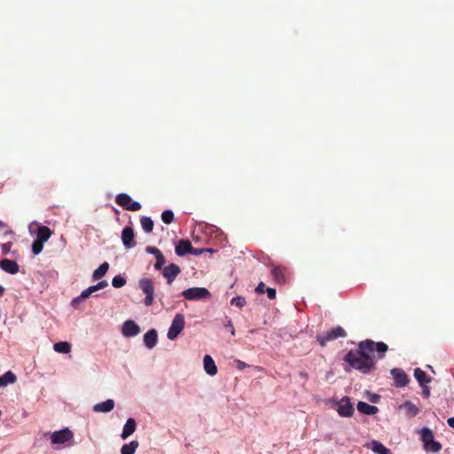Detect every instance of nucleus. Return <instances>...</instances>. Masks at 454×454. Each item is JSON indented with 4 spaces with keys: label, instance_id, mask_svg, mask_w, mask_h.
Listing matches in <instances>:
<instances>
[{
    "label": "nucleus",
    "instance_id": "obj_1",
    "mask_svg": "<svg viewBox=\"0 0 454 454\" xmlns=\"http://www.w3.org/2000/svg\"><path fill=\"white\" fill-rule=\"evenodd\" d=\"M344 360L354 369L364 374L369 373L375 369V362L373 357L362 348L351 349L345 356Z\"/></svg>",
    "mask_w": 454,
    "mask_h": 454
},
{
    "label": "nucleus",
    "instance_id": "obj_2",
    "mask_svg": "<svg viewBox=\"0 0 454 454\" xmlns=\"http://www.w3.org/2000/svg\"><path fill=\"white\" fill-rule=\"evenodd\" d=\"M420 437L427 451L436 453L442 450V444L434 440V434L430 428L423 427L420 430Z\"/></svg>",
    "mask_w": 454,
    "mask_h": 454
},
{
    "label": "nucleus",
    "instance_id": "obj_3",
    "mask_svg": "<svg viewBox=\"0 0 454 454\" xmlns=\"http://www.w3.org/2000/svg\"><path fill=\"white\" fill-rule=\"evenodd\" d=\"M358 348L364 351H368L369 354L377 351L379 353V358L382 359L385 356V353L387 351L388 347L384 342H374L372 340H362L358 343Z\"/></svg>",
    "mask_w": 454,
    "mask_h": 454
},
{
    "label": "nucleus",
    "instance_id": "obj_4",
    "mask_svg": "<svg viewBox=\"0 0 454 454\" xmlns=\"http://www.w3.org/2000/svg\"><path fill=\"white\" fill-rule=\"evenodd\" d=\"M139 288L145 295L144 303L145 306L153 305L154 301V283L151 278H142L138 282Z\"/></svg>",
    "mask_w": 454,
    "mask_h": 454
},
{
    "label": "nucleus",
    "instance_id": "obj_5",
    "mask_svg": "<svg viewBox=\"0 0 454 454\" xmlns=\"http://www.w3.org/2000/svg\"><path fill=\"white\" fill-rule=\"evenodd\" d=\"M347 336L346 331L341 326H336L324 334L317 336V340L320 346H326L327 342L334 340L338 338H344Z\"/></svg>",
    "mask_w": 454,
    "mask_h": 454
},
{
    "label": "nucleus",
    "instance_id": "obj_6",
    "mask_svg": "<svg viewBox=\"0 0 454 454\" xmlns=\"http://www.w3.org/2000/svg\"><path fill=\"white\" fill-rule=\"evenodd\" d=\"M186 300L198 301L207 299L211 296L209 291L205 287H192L184 290L182 293Z\"/></svg>",
    "mask_w": 454,
    "mask_h": 454
},
{
    "label": "nucleus",
    "instance_id": "obj_7",
    "mask_svg": "<svg viewBox=\"0 0 454 454\" xmlns=\"http://www.w3.org/2000/svg\"><path fill=\"white\" fill-rule=\"evenodd\" d=\"M115 202L126 210L138 211L141 209V204L132 201L131 197L127 193H119L115 198Z\"/></svg>",
    "mask_w": 454,
    "mask_h": 454
},
{
    "label": "nucleus",
    "instance_id": "obj_8",
    "mask_svg": "<svg viewBox=\"0 0 454 454\" xmlns=\"http://www.w3.org/2000/svg\"><path fill=\"white\" fill-rule=\"evenodd\" d=\"M184 328V317L183 314H176L172 320L171 325L168 332V338L175 340Z\"/></svg>",
    "mask_w": 454,
    "mask_h": 454
},
{
    "label": "nucleus",
    "instance_id": "obj_9",
    "mask_svg": "<svg viewBox=\"0 0 454 454\" xmlns=\"http://www.w3.org/2000/svg\"><path fill=\"white\" fill-rule=\"evenodd\" d=\"M337 411L340 417H351L354 413V407L348 396H344L338 402Z\"/></svg>",
    "mask_w": 454,
    "mask_h": 454
},
{
    "label": "nucleus",
    "instance_id": "obj_10",
    "mask_svg": "<svg viewBox=\"0 0 454 454\" xmlns=\"http://www.w3.org/2000/svg\"><path fill=\"white\" fill-rule=\"evenodd\" d=\"M74 434L71 430L65 428L63 430L52 433L51 439L53 444H63L73 438Z\"/></svg>",
    "mask_w": 454,
    "mask_h": 454
},
{
    "label": "nucleus",
    "instance_id": "obj_11",
    "mask_svg": "<svg viewBox=\"0 0 454 454\" xmlns=\"http://www.w3.org/2000/svg\"><path fill=\"white\" fill-rule=\"evenodd\" d=\"M394 378L395 385L397 387H403L409 384V378L405 372L400 368H394L390 371Z\"/></svg>",
    "mask_w": 454,
    "mask_h": 454
},
{
    "label": "nucleus",
    "instance_id": "obj_12",
    "mask_svg": "<svg viewBox=\"0 0 454 454\" xmlns=\"http://www.w3.org/2000/svg\"><path fill=\"white\" fill-rule=\"evenodd\" d=\"M180 272L181 270L179 266L175 263H170L162 270V275L169 285L175 280Z\"/></svg>",
    "mask_w": 454,
    "mask_h": 454
},
{
    "label": "nucleus",
    "instance_id": "obj_13",
    "mask_svg": "<svg viewBox=\"0 0 454 454\" xmlns=\"http://www.w3.org/2000/svg\"><path fill=\"white\" fill-rule=\"evenodd\" d=\"M121 333L125 337H134L140 333V327L132 320H127L122 325Z\"/></svg>",
    "mask_w": 454,
    "mask_h": 454
},
{
    "label": "nucleus",
    "instance_id": "obj_14",
    "mask_svg": "<svg viewBox=\"0 0 454 454\" xmlns=\"http://www.w3.org/2000/svg\"><path fill=\"white\" fill-rule=\"evenodd\" d=\"M271 275L278 284H284L286 281L287 269L283 266H275L271 268Z\"/></svg>",
    "mask_w": 454,
    "mask_h": 454
},
{
    "label": "nucleus",
    "instance_id": "obj_15",
    "mask_svg": "<svg viewBox=\"0 0 454 454\" xmlns=\"http://www.w3.org/2000/svg\"><path fill=\"white\" fill-rule=\"evenodd\" d=\"M121 240L126 248H132L136 246L134 241V231L131 227H125L121 232Z\"/></svg>",
    "mask_w": 454,
    "mask_h": 454
},
{
    "label": "nucleus",
    "instance_id": "obj_16",
    "mask_svg": "<svg viewBox=\"0 0 454 454\" xmlns=\"http://www.w3.org/2000/svg\"><path fill=\"white\" fill-rule=\"evenodd\" d=\"M0 268L4 271L12 275L17 274L20 270L19 264L15 261L10 259H3L0 262Z\"/></svg>",
    "mask_w": 454,
    "mask_h": 454
},
{
    "label": "nucleus",
    "instance_id": "obj_17",
    "mask_svg": "<svg viewBox=\"0 0 454 454\" xmlns=\"http://www.w3.org/2000/svg\"><path fill=\"white\" fill-rule=\"evenodd\" d=\"M157 340H158V333L155 329L149 330L144 335L145 345L150 349L156 346Z\"/></svg>",
    "mask_w": 454,
    "mask_h": 454
},
{
    "label": "nucleus",
    "instance_id": "obj_18",
    "mask_svg": "<svg viewBox=\"0 0 454 454\" xmlns=\"http://www.w3.org/2000/svg\"><path fill=\"white\" fill-rule=\"evenodd\" d=\"M192 249V243L187 239H181L176 246V254L179 256H183L186 254H191Z\"/></svg>",
    "mask_w": 454,
    "mask_h": 454
},
{
    "label": "nucleus",
    "instance_id": "obj_19",
    "mask_svg": "<svg viewBox=\"0 0 454 454\" xmlns=\"http://www.w3.org/2000/svg\"><path fill=\"white\" fill-rule=\"evenodd\" d=\"M204 370L210 376H214L217 373V367L215 361L209 355H206L203 358Z\"/></svg>",
    "mask_w": 454,
    "mask_h": 454
},
{
    "label": "nucleus",
    "instance_id": "obj_20",
    "mask_svg": "<svg viewBox=\"0 0 454 454\" xmlns=\"http://www.w3.org/2000/svg\"><path fill=\"white\" fill-rule=\"evenodd\" d=\"M136 428H137L136 420L132 418L128 419L123 427V429H122L121 438L127 439L129 436H130L136 431Z\"/></svg>",
    "mask_w": 454,
    "mask_h": 454
},
{
    "label": "nucleus",
    "instance_id": "obj_21",
    "mask_svg": "<svg viewBox=\"0 0 454 454\" xmlns=\"http://www.w3.org/2000/svg\"><path fill=\"white\" fill-rule=\"evenodd\" d=\"M114 407V401L113 399H108L105 402L97 403L93 406L92 410L95 412H109Z\"/></svg>",
    "mask_w": 454,
    "mask_h": 454
},
{
    "label": "nucleus",
    "instance_id": "obj_22",
    "mask_svg": "<svg viewBox=\"0 0 454 454\" xmlns=\"http://www.w3.org/2000/svg\"><path fill=\"white\" fill-rule=\"evenodd\" d=\"M357 410L359 412L366 415H374L379 411L378 407L371 405L365 402H358Z\"/></svg>",
    "mask_w": 454,
    "mask_h": 454
},
{
    "label": "nucleus",
    "instance_id": "obj_23",
    "mask_svg": "<svg viewBox=\"0 0 454 454\" xmlns=\"http://www.w3.org/2000/svg\"><path fill=\"white\" fill-rule=\"evenodd\" d=\"M52 235V231L47 226H39L36 231V239L45 243Z\"/></svg>",
    "mask_w": 454,
    "mask_h": 454
},
{
    "label": "nucleus",
    "instance_id": "obj_24",
    "mask_svg": "<svg viewBox=\"0 0 454 454\" xmlns=\"http://www.w3.org/2000/svg\"><path fill=\"white\" fill-rule=\"evenodd\" d=\"M414 377L421 386L431 381V378H429L420 368H416L414 370Z\"/></svg>",
    "mask_w": 454,
    "mask_h": 454
},
{
    "label": "nucleus",
    "instance_id": "obj_25",
    "mask_svg": "<svg viewBox=\"0 0 454 454\" xmlns=\"http://www.w3.org/2000/svg\"><path fill=\"white\" fill-rule=\"evenodd\" d=\"M108 269V262H105L104 263H102L97 270H94L92 274L93 280H98L102 278L106 274Z\"/></svg>",
    "mask_w": 454,
    "mask_h": 454
},
{
    "label": "nucleus",
    "instance_id": "obj_26",
    "mask_svg": "<svg viewBox=\"0 0 454 454\" xmlns=\"http://www.w3.org/2000/svg\"><path fill=\"white\" fill-rule=\"evenodd\" d=\"M16 381V376L11 371L6 372L4 374L0 376V387H5L8 384L14 383Z\"/></svg>",
    "mask_w": 454,
    "mask_h": 454
},
{
    "label": "nucleus",
    "instance_id": "obj_27",
    "mask_svg": "<svg viewBox=\"0 0 454 454\" xmlns=\"http://www.w3.org/2000/svg\"><path fill=\"white\" fill-rule=\"evenodd\" d=\"M53 348L58 353L68 354L71 351V345L67 341H59L54 344Z\"/></svg>",
    "mask_w": 454,
    "mask_h": 454
},
{
    "label": "nucleus",
    "instance_id": "obj_28",
    "mask_svg": "<svg viewBox=\"0 0 454 454\" xmlns=\"http://www.w3.org/2000/svg\"><path fill=\"white\" fill-rule=\"evenodd\" d=\"M372 444V450L373 452L378 454H391L390 450L386 448L381 442L378 441H372L371 442Z\"/></svg>",
    "mask_w": 454,
    "mask_h": 454
},
{
    "label": "nucleus",
    "instance_id": "obj_29",
    "mask_svg": "<svg viewBox=\"0 0 454 454\" xmlns=\"http://www.w3.org/2000/svg\"><path fill=\"white\" fill-rule=\"evenodd\" d=\"M139 443L137 441H131L128 444H124L121 449V454H134Z\"/></svg>",
    "mask_w": 454,
    "mask_h": 454
},
{
    "label": "nucleus",
    "instance_id": "obj_30",
    "mask_svg": "<svg viewBox=\"0 0 454 454\" xmlns=\"http://www.w3.org/2000/svg\"><path fill=\"white\" fill-rule=\"evenodd\" d=\"M403 408L406 414L411 417H415L419 412V408L410 401L404 403Z\"/></svg>",
    "mask_w": 454,
    "mask_h": 454
},
{
    "label": "nucleus",
    "instance_id": "obj_31",
    "mask_svg": "<svg viewBox=\"0 0 454 454\" xmlns=\"http://www.w3.org/2000/svg\"><path fill=\"white\" fill-rule=\"evenodd\" d=\"M140 223H141L143 230L145 232H151L153 229V222L148 216H142L140 219Z\"/></svg>",
    "mask_w": 454,
    "mask_h": 454
},
{
    "label": "nucleus",
    "instance_id": "obj_32",
    "mask_svg": "<svg viewBox=\"0 0 454 454\" xmlns=\"http://www.w3.org/2000/svg\"><path fill=\"white\" fill-rule=\"evenodd\" d=\"M174 213L170 209H166L161 214V220L166 224L171 223L174 221Z\"/></svg>",
    "mask_w": 454,
    "mask_h": 454
},
{
    "label": "nucleus",
    "instance_id": "obj_33",
    "mask_svg": "<svg viewBox=\"0 0 454 454\" xmlns=\"http://www.w3.org/2000/svg\"><path fill=\"white\" fill-rule=\"evenodd\" d=\"M126 284V279L121 275L115 276L112 280V285L115 288H121Z\"/></svg>",
    "mask_w": 454,
    "mask_h": 454
},
{
    "label": "nucleus",
    "instance_id": "obj_34",
    "mask_svg": "<svg viewBox=\"0 0 454 454\" xmlns=\"http://www.w3.org/2000/svg\"><path fill=\"white\" fill-rule=\"evenodd\" d=\"M43 242L38 240V239H35L33 244H32V251L35 254H39L43 248Z\"/></svg>",
    "mask_w": 454,
    "mask_h": 454
},
{
    "label": "nucleus",
    "instance_id": "obj_35",
    "mask_svg": "<svg viewBox=\"0 0 454 454\" xmlns=\"http://www.w3.org/2000/svg\"><path fill=\"white\" fill-rule=\"evenodd\" d=\"M231 304L232 306H237L239 308H242L246 304V300L244 297L236 296L231 300Z\"/></svg>",
    "mask_w": 454,
    "mask_h": 454
},
{
    "label": "nucleus",
    "instance_id": "obj_36",
    "mask_svg": "<svg viewBox=\"0 0 454 454\" xmlns=\"http://www.w3.org/2000/svg\"><path fill=\"white\" fill-rule=\"evenodd\" d=\"M155 258H156V262L154 264L155 270H161L163 265L166 262L165 256L163 255V254H160Z\"/></svg>",
    "mask_w": 454,
    "mask_h": 454
},
{
    "label": "nucleus",
    "instance_id": "obj_37",
    "mask_svg": "<svg viewBox=\"0 0 454 454\" xmlns=\"http://www.w3.org/2000/svg\"><path fill=\"white\" fill-rule=\"evenodd\" d=\"M98 291L97 285L91 286L82 292V298H89L93 293Z\"/></svg>",
    "mask_w": 454,
    "mask_h": 454
},
{
    "label": "nucleus",
    "instance_id": "obj_38",
    "mask_svg": "<svg viewBox=\"0 0 454 454\" xmlns=\"http://www.w3.org/2000/svg\"><path fill=\"white\" fill-rule=\"evenodd\" d=\"M145 250L148 254H153L155 257L158 256V254H162L160 249L154 247H147Z\"/></svg>",
    "mask_w": 454,
    "mask_h": 454
},
{
    "label": "nucleus",
    "instance_id": "obj_39",
    "mask_svg": "<svg viewBox=\"0 0 454 454\" xmlns=\"http://www.w3.org/2000/svg\"><path fill=\"white\" fill-rule=\"evenodd\" d=\"M86 299L87 298H82V294H81L79 296H77L72 300L71 304L74 308H78V305L81 302V301H83Z\"/></svg>",
    "mask_w": 454,
    "mask_h": 454
},
{
    "label": "nucleus",
    "instance_id": "obj_40",
    "mask_svg": "<svg viewBox=\"0 0 454 454\" xmlns=\"http://www.w3.org/2000/svg\"><path fill=\"white\" fill-rule=\"evenodd\" d=\"M269 299L274 300L276 298V290L271 287H267L266 291Z\"/></svg>",
    "mask_w": 454,
    "mask_h": 454
},
{
    "label": "nucleus",
    "instance_id": "obj_41",
    "mask_svg": "<svg viewBox=\"0 0 454 454\" xmlns=\"http://www.w3.org/2000/svg\"><path fill=\"white\" fill-rule=\"evenodd\" d=\"M266 291V286L263 282H260L255 288L257 294H263Z\"/></svg>",
    "mask_w": 454,
    "mask_h": 454
},
{
    "label": "nucleus",
    "instance_id": "obj_42",
    "mask_svg": "<svg viewBox=\"0 0 454 454\" xmlns=\"http://www.w3.org/2000/svg\"><path fill=\"white\" fill-rule=\"evenodd\" d=\"M12 246V242H7L2 245V251L4 254H7L10 252L11 247Z\"/></svg>",
    "mask_w": 454,
    "mask_h": 454
},
{
    "label": "nucleus",
    "instance_id": "obj_43",
    "mask_svg": "<svg viewBox=\"0 0 454 454\" xmlns=\"http://www.w3.org/2000/svg\"><path fill=\"white\" fill-rule=\"evenodd\" d=\"M235 363L239 370H244L245 368L248 367V364L241 360H236Z\"/></svg>",
    "mask_w": 454,
    "mask_h": 454
},
{
    "label": "nucleus",
    "instance_id": "obj_44",
    "mask_svg": "<svg viewBox=\"0 0 454 454\" xmlns=\"http://www.w3.org/2000/svg\"><path fill=\"white\" fill-rule=\"evenodd\" d=\"M205 251H207V249H203V248H194L192 247V249L191 251V254H194V255H200L202 253H204Z\"/></svg>",
    "mask_w": 454,
    "mask_h": 454
},
{
    "label": "nucleus",
    "instance_id": "obj_45",
    "mask_svg": "<svg viewBox=\"0 0 454 454\" xmlns=\"http://www.w3.org/2000/svg\"><path fill=\"white\" fill-rule=\"evenodd\" d=\"M107 286H108V283L106 280L99 281L97 284L98 290L103 289V288L106 287Z\"/></svg>",
    "mask_w": 454,
    "mask_h": 454
},
{
    "label": "nucleus",
    "instance_id": "obj_46",
    "mask_svg": "<svg viewBox=\"0 0 454 454\" xmlns=\"http://www.w3.org/2000/svg\"><path fill=\"white\" fill-rule=\"evenodd\" d=\"M422 387H423V395L425 397H429V395H430V389L427 386H422Z\"/></svg>",
    "mask_w": 454,
    "mask_h": 454
},
{
    "label": "nucleus",
    "instance_id": "obj_47",
    "mask_svg": "<svg viewBox=\"0 0 454 454\" xmlns=\"http://www.w3.org/2000/svg\"><path fill=\"white\" fill-rule=\"evenodd\" d=\"M447 423L450 427L454 428V417L448 419Z\"/></svg>",
    "mask_w": 454,
    "mask_h": 454
},
{
    "label": "nucleus",
    "instance_id": "obj_48",
    "mask_svg": "<svg viewBox=\"0 0 454 454\" xmlns=\"http://www.w3.org/2000/svg\"><path fill=\"white\" fill-rule=\"evenodd\" d=\"M228 326L231 327V334H232V335H234V334H235V330H234V327H233V325H231V321H229V323H228Z\"/></svg>",
    "mask_w": 454,
    "mask_h": 454
},
{
    "label": "nucleus",
    "instance_id": "obj_49",
    "mask_svg": "<svg viewBox=\"0 0 454 454\" xmlns=\"http://www.w3.org/2000/svg\"><path fill=\"white\" fill-rule=\"evenodd\" d=\"M300 376L304 378V379H307L308 378V373L306 372H300Z\"/></svg>",
    "mask_w": 454,
    "mask_h": 454
},
{
    "label": "nucleus",
    "instance_id": "obj_50",
    "mask_svg": "<svg viewBox=\"0 0 454 454\" xmlns=\"http://www.w3.org/2000/svg\"><path fill=\"white\" fill-rule=\"evenodd\" d=\"M4 292H5V289L2 286H0V297H2L4 295Z\"/></svg>",
    "mask_w": 454,
    "mask_h": 454
},
{
    "label": "nucleus",
    "instance_id": "obj_51",
    "mask_svg": "<svg viewBox=\"0 0 454 454\" xmlns=\"http://www.w3.org/2000/svg\"><path fill=\"white\" fill-rule=\"evenodd\" d=\"M5 227V223L2 221H0V230L4 229Z\"/></svg>",
    "mask_w": 454,
    "mask_h": 454
},
{
    "label": "nucleus",
    "instance_id": "obj_52",
    "mask_svg": "<svg viewBox=\"0 0 454 454\" xmlns=\"http://www.w3.org/2000/svg\"><path fill=\"white\" fill-rule=\"evenodd\" d=\"M377 398H378V396H377V395H375L374 397H372V398L371 399V401H372V402H373V403H376V402H377Z\"/></svg>",
    "mask_w": 454,
    "mask_h": 454
}]
</instances>
